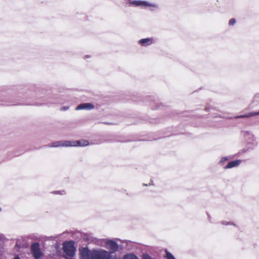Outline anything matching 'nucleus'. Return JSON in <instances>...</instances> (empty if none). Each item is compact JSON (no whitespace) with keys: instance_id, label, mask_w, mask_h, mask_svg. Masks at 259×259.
Wrapping results in <instances>:
<instances>
[{"instance_id":"nucleus-23","label":"nucleus","mask_w":259,"mask_h":259,"mask_svg":"<svg viewBox=\"0 0 259 259\" xmlns=\"http://www.w3.org/2000/svg\"><path fill=\"white\" fill-rule=\"evenodd\" d=\"M14 259H20V258L18 256H17L15 257Z\"/></svg>"},{"instance_id":"nucleus-8","label":"nucleus","mask_w":259,"mask_h":259,"mask_svg":"<svg viewBox=\"0 0 259 259\" xmlns=\"http://www.w3.org/2000/svg\"><path fill=\"white\" fill-rule=\"evenodd\" d=\"M244 136L245 139L248 143H251L252 145H255L256 144L255 138L252 133L249 132H246L244 133Z\"/></svg>"},{"instance_id":"nucleus-7","label":"nucleus","mask_w":259,"mask_h":259,"mask_svg":"<svg viewBox=\"0 0 259 259\" xmlns=\"http://www.w3.org/2000/svg\"><path fill=\"white\" fill-rule=\"evenodd\" d=\"M79 252L80 259H92V251L88 248H82Z\"/></svg>"},{"instance_id":"nucleus-25","label":"nucleus","mask_w":259,"mask_h":259,"mask_svg":"<svg viewBox=\"0 0 259 259\" xmlns=\"http://www.w3.org/2000/svg\"><path fill=\"white\" fill-rule=\"evenodd\" d=\"M206 110L209 111V109L208 108H206Z\"/></svg>"},{"instance_id":"nucleus-10","label":"nucleus","mask_w":259,"mask_h":259,"mask_svg":"<svg viewBox=\"0 0 259 259\" xmlns=\"http://www.w3.org/2000/svg\"><path fill=\"white\" fill-rule=\"evenodd\" d=\"M94 108V105L91 103H82L78 106H77L76 108V110H92Z\"/></svg>"},{"instance_id":"nucleus-24","label":"nucleus","mask_w":259,"mask_h":259,"mask_svg":"<svg viewBox=\"0 0 259 259\" xmlns=\"http://www.w3.org/2000/svg\"><path fill=\"white\" fill-rule=\"evenodd\" d=\"M90 57H91L90 56H85L84 58H85V59L89 58H90Z\"/></svg>"},{"instance_id":"nucleus-17","label":"nucleus","mask_w":259,"mask_h":259,"mask_svg":"<svg viewBox=\"0 0 259 259\" xmlns=\"http://www.w3.org/2000/svg\"><path fill=\"white\" fill-rule=\"evenodd\" d=\"M222 225H232L233 226H235V224L233 223H230V222H228L227 221H223L222 222Z\"/></svg>"},{"instance_id":"nucleus-3","label":"nucleus","mask_w":259,"mask_h":259,"mask_svg":"<svg viewBox=\"0 0 259 259\" xmlns=\"http://www.w3.org/2000/svg\"><path fill=\"white\" fill-rule=\"evenodd\" d=\"M100 245L106 247L110 251L111 253H114L118 251L119 249L118 244L114 240L111 239H102L101 241Z\"/></svg>"},{"instance_id":"nucleus-4","label":"nucleus","mask_w":259,"mask_h":259,"mask_svg":"<svg viewBox=\"0 0 259 259\" xmlns=\"http://www.w3.org/2000/svg\"><path fill=\"white\" fill-rule=\"evenodd\" d=\"M111 256L110 252L104 249L92 250V259H111Z\"/></svg>"},{"instance_id":"nucleus-5","label":"nucleus","mask_w":259,"mask_h":259,"mask_svg":"<svg viewBox=\"0 0 259 259\" xmlns=\"http://www.w3.org/2000/svg\"><path fill=\"white\" fill-rule=\"evenodd\" d=\"M63 251L67 256L66 259H70L75 253V248L72 242H66L63 243Z\"/></svg>"},{"instance_id":"nucleus-2","label":"nucleus","mask_w":259,"mask_h":259,"mask_svg":"<svg viewBox=\"0 0 259 259\" xmlns=\"http://www.w3.org/2000/svg\"><path fill=\"white\" fill-rule=\"evenodd\" d=\"M126 5L128 7L134 6L135 7H141L144 8H150L151 10H153V9L158 8L157 4L145 1L129 0L126 3Z\"/></svg>"},{"instance_id":"nucleus-20","label":"nucleus","mask_w":259,"mask_h":259,"mask_svg":"<svg viewBox=\"0 0 259 259\" xmlns=\"http://www.w3.org/2000/svg\"><path fill=\"white\" fill-rule=\"evenodd\" d=\"M54 194H61V195H63V194H65V191H54L53 192Z\"/></svg>"},{"instance_id":"nucleus-18","label":"nucleus","mask_w":259,"mask_h":259,"mask_svg":"<svg viewBox=\"0 0 259 259\" xmlns=\"http://www.w3.org/2000/svg\"><path fill=\"white\" fill-rule=\"evenodd\" d=\"M142 259H153L152 257H151L150 255H149L148 254H144L142 256Z\"/></svg>"},{"instance_id":"nucleus-9","label":"nucleus","mask_w":259,"mask_h":259,"mask_svg":"<svg viewBox=\"0 0 259 259\" xmlns=\"http://www.w3.org/2000/svg\"><path fill=\"white\" fill-rule=\"evenodd\" d=\"M138 43L143 47H147L154 44V40L152 37L143 38L139 40Z\"/></svg>"},{"instance_id":"nucleus-12","label":"nucleus","mask_w":259,"mask_h":259,"mask_svg":"<svg viewBox=\"0 0 259 259\" xmlns=\"http://www.w3.org/2000/svg\"><path fill=\"white\" fill-rule=\"evenodd\" d=\"M123 259H139L136 255L129 253L123 256Z\"/></svg>"},{"instance_id":"nucleus-11","label":"nucleus","mask_w":259,"mask_h":259,"mask_svg":"<svg viewBox=\"0 0 259 259\" xmlns=\"http://www.w3.org/2000/svg\"><path fill=\"white\" fill-rule=\"evenodd\" d=\"M241 163V160H236L229 162L225 167V169H230L238 166Z\"/></svg>"},{"instance_id":"nucleus-22","label":"nucleus","mask_w":259,"mask_h":259,"mask_svg":"<svg viewBox=\"0 0 259 259\" xmlns=\"http://www.w3.org/2000/svg\"><path fill=\"white\" fill-rule=\"evenodd\" d=\"M253 113H254L255 114V115H259V112H253Z\"/></svg>"},{"instance_id":"nucleus-16","label":"nucleus","mask_w":259,"mask_h":259,"mask_svg":"<svg viewBox=\"0 0 259 259\" xmlns=\"http://www.w3.org/2000/svg\"><path fill=\"white\" fill-rule=\"evenodd\" d=\"M252 103L253 104H255V105L259 103V94H256L254 96L252 100Z\"/></svg>"},{"instance_id":"nucleus-14","label":"nucleus","mask_w":259,"mask_h":259,"mask_svg":"<svg viewBox=\"0 0 259 259\" xmlns=\"http://www.w3.org/2000/svg\"><path fill=\"white\" fill-rule=\"evenodd\" d=\"M254 115H255V114L254 113H253V112H252L249 113H248L247 114L241 115H240V116H236V117H235V118H248V117H249L250 116H254Z\"/></svg>"},{"instance_id":"nucleus-6","label":"nucleus","mask_w":259,"mask_h":259,"mask_svg":"<svg viewBox=\"0 0 259 259\" xmlns=\"http://www.w3.org/2000/svg\"><path fill=\"white\" fill-rule=\"evenodd\" d=\"M31 252L35 259H38L42 256L38 243H34L31 246Z\"/></svg>"},{"instance_id":"nucleus-15","label":"nucleus","mask_w":259,"mask_h":259,"mask_svg":"<svg viewBox=\"0 0 259 259\" xmlns=\"http://www.w3.org/2000/svg\"><path fill=\"white\" fill-rule=\"evenodd\" d=\"M165 257L167 259H176L174 256L167 250H165Z\"/></svg>"},{"instance_id":"nucleus-21","label":"nucleus","mask_w":259,"mask_h":259,"mask_svg":"<svg viewBox=\"0 0 259 259\" xmlns=\"http://www.w3.org/2000/svg\"><path fill=\"white\" fill-rule=\"evenodd\" d=\"M69 108L68 107H64L63 108H61V110H67Z\"/></svg>"},{"instance_id":"nucleus-1","label":"nucleus","mask_w":259,"mask_h":259,"mask_svg":"<svg viewBox=\"0 0 259 259\" xmlns=\"http://www.w3.org/2000/svg\"><path fill=\"white\" fill-rule=\"evenodd\" d=\"M89 144L87 140L81 141H60L49 144L47 147L57 148L59 147L85 146Z\"/></svg>"},{"instance_id":"nucleus-19","label":"nucleus","mask_w":259,"mask_h":259,"mask_svg":"<svg viewBox=\"0 0 259 259\" xmlns=\"http://www.w3.org/2000/svg\"><path fill=\"white\" fill-rule=\"evenodd\" d=\"M236 23V20L234 18L233 19H231L229 22V24L230 25H233L235 24Z\"/></svg>"},{"instance_id":"nucleus-13","label":"nucleus","mask_w":259,"mask_h":259,"mask_svg":"<svg viewBox=\"0 0 259 259\" xmlns=\"http://www.w3.org/2000/svg\"><path fill=\"white\" fill-rule=\"evenodd\" d=\"M231 158H232V157H231V156H229V157H222V158L221 159V160H220V162H219V164H220L221 166H223V165H224V163H225L226 161H227V160H229V159H231Z\"/></svg>"}]
</instances>
